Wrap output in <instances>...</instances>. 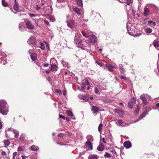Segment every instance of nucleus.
Returning <instances> with one entry per match:
<instances>
[{
  "instance_id": "nucleus-1",
  "label": "nucleus",
  "mask_w": 159,
  "mask_h": 159,
  "mask_svg": "<svg viewBox=\"0 0 159 159\" xmlns=\"http://www.w3.org/2000/svg\"><path fill=\"white\" fill-rule=\"evenodd\" d=\"M7 104L4 100H0V112L3 115H6L8 111Z\"/></svg>"
},
{
  "instance_id": "nucleus-2",
  "label": "nucleus",
  "mask_w": 159,
  "mask_h": 159,
  "mask_svg": "<svg viewBox=\"0 0 159 159\" xmlns=\"http://www.w3.org/2000/svg\"><path fill=\"white\" fill-rule=\"evenodd\" d=\"M80 36H81L79 34H76L74 38V43L76 44L79 47L81 48L83 45Z\"/></svg>"
},
{
  "instance_id": "nucleus-3",
  "label": "nucleus",
  "mask_w": 159,
  "mask_h": 159,
  "mask_svg": "<svg viewBox=\"0 0 159 159\" xmlns=\"http://www.w3.org/2000/svg\"><path fill=\"white\" fill-rule=\"evenodd\" d=\"M50 62H52L51 64L50 70L52 71H55L57 70V66L56 63H57V61L54 58H52L50 59Z\"/></svg>"
},
{
  "instance_id": "nucleus-4",
  "label": "nucleus",
  "mask_w": 159,
  "mask_h": 159,
  "mask_svg": "<svg viewBox=\"0 0 159 159\" xmlns=\"http://www.w3.org/2000/svg\"><path fill=\"white\" fill-rule=\"evenodd\" d=\"M67 24L69 27L72 29L75 28V21L73 20H68L66 21Z\"/></svg>"
},
{
  "instance_id": "nucleus-5",
  "label": "nucleus",
  "mask_w": 159,
  "mask_h": 159,
  "mask_svg": "<svg viewBox=\"0 0 159 159\" xmlns=\"http://www.w3.org/2000/svg\"><path fill=\"white\" fill-rule=\"evenodd\" d=\"M136 103V99L134 97L132 98L129 102L128 104V107L130 108L133 107V105Z\"/></svg>"
},
{
  "instance_id": "nucleus-6",
  "label": "nucleus",
  "mask_w": 159,
  "mask_h": 159,
  "mask_svg": "<svg viewBox=\"0 0 159 159\" xmlns=\"http://www.w3.org/2000/svg\"><path fill=\"white\" fill-rule=\"evenodd\" d=\"M26 25L29 30H32L34 29V26L29 20H28L26 23Z\"/></svg>"
},
{
  "instance_id": "nucleus-7",
  "label": "nucleus",
  "mask_w": 159,
  "mask_h": 159,
  "mask_svg": "<svg viewBox=\"0 0 159 159\" xmlns=\"http://www.w3.org/2000/svg\"><path fill=\"white\" fill-rule=\"evenodd\" d=\"M27 42L29 44L33 45L36 43V38L34 37H31L28 40Z\"/></svg>"
},
{
  "instance_id": "nucleus-8",
  "label": "nucleus",
  "mask_w": 159,
  "mask_h": 159,
  "mask_svg": "<svg viewBox=\"0 0 159 159\" xmlns=\"http://www.w3.org/2000/svg\"><path fill=\"white\" fill-rule=\"evenodd\" d=\"M88 85H89V81L88 80H85L84 83H83L81 87L80 91H84L86 86Z\"/></svg>"
},
{
  "instance_id": "nucleus-9",
  "label": "nucleus",
  "mask_w": 159,
  "mask_h": 159,
  "mask_svg": "<svg viewBox=\"0 0 159 159\" xmlns=\"http://www.w3.org/2000/svg\"><path fill=\"white\" fill-rule=\"evenodd\" d=\"M89 40L90 42L95 43L97 42V38L95 36L92 35L90 37Z\"/></svg>"
},
{
  "instance_id": "nucleus-10",
  "label": "nucleus",
  "mask_w": 159,
  "mask_h": 159,
  "mask_svg": "<svg viewBox=\"0 0 159 159\" xmlns=\"http://www.w3.org/2000/svg\"><path fill=\"white\" fill-rule=\"evenodd\" d=\"M106 67L107 68L108 70L110 72H112L113 71V66L109 63H107L106 64Z\"/></svg>"
},
{
  "instance_id": "nucleus-11",
  "label": "nucleus",
  "mask_w": 159,
  "mask_h": 159,
  "mask_svg": "<svg viewBox=\"0 0 159 159\" xmlns=\"http://www.w3.org/2000/svg\"><path fill=\"white\" fill-rule=\"evenodd\" d=\"M73 9L74 11L78 15L80 16L81 14L82 10L79 8L76 7H73Z\"/></svg>"
},
{
  "instance_id": "nucleus-12",
  "label": "nucleus",
  "mask_w": 159,
  "mask_h": 159,
  "mask_svg": "<svg viewBox=\"0 0 159 159\" xmlns=\"http://www.w3.org/2000/svg\"><path fill=\"white\" fill-rule=\"evenodd\" d=\"M124 146L126 148H129L131 147V144L129 141H125L124 142Z\"/></svg>"
},
{
  "instance_id": "nucleus-13",
  "label": "nucleus",
  "mask_w": 159,
  "mask_h": 159,
  "mask_svg": "<svg viewBox=\"0 0 159 159\" xmlns=\"http://www.w3.org/2000/svg\"><path fill=\"white\" fill-rule=\"evenodd\" d=\"M86 146L87 148L89 149H90V150H92L93 149L92 143L89 141H87L86 142Z\"/></svg>"
},
{
  "instance_id": "nucleus-14",
  "label": "nucleus",
  "mask_w": 159,
  "mask_h": 159,
  "mask_svg": "<svg viewBox=\"0 0 159 159\" xmlns=\"http://www.w3.org/2000/svg\"><path fill=\"white\" fill-rule=\"evenodd\" d=\"M99 110V108L96 106H93L92 107L91 110L95 114H97V112Z\"/></svg>"
},
{
  "instance_id": "nucleus-15",
  "label": "nucleus",
  "mask_w": 159,
  "mask_h": 159,
  "mask_svg": "<svg viewBox=\"0 0 159 159\" xmlns=\"http://www.w3.org/2000/svg\"><path fill=\"white\" fill-rule=\"evenodd\" d=\"M140 98L142 100L144 104L146 105L147 104L148 101L145 97L144 96H141Z\"/></svg>"
},
{
  "instance_id": "nucleus-16",
  "label": "nucleus",
  "mask_w": 159,
  "mask_h": 159,
  "mask_svg": "<svg viewBox=\"0 0 159 159\" xmlns=\"http://www.w3.org/2000/svg\"><path fill=\"white\" fill-rule=\"evenodd\" d=\"M104 145L102 143H101L98 147L97 149L99 151H102L104 149Z\"/></svg>"
},
{
  "instance_id": "nucleus-17",
  "label": "nucleus",
  "mask_w": 159,
  "mask_h": 159,
  "mask_svg": "<svg viewBox=\"0 0 159 159\" xmlns=\"http://www.w3.org/2000/svg\"><path fill=\"white\" fill-rule=\"evenodd\" d=\"M150 13L149 9L147 8H145L144 9V15L145 16H148Z\"/></svg>"
},
{
  "instance_id": "nucleus-18",
  "label": "nucleus",
  "mask_w": 159,
  "mask_h": 159,
  "mask_svg": "<svg viewBox=\"0 0 159 159\" xmlns=\"http://www.w3.org/2000/svg\"><path fill=\"white\" fill-rule=\"evenodd\" d=\"M153 45L154 47L157 49H158L159 47V41L157 40H155L153 42Z\"/></svg>"
},
{
  "instance_id": "nucleus-19",
  "label": "nucleus",
  "mask_w": 159,
  "mask_h": 159,
  "mask_svg": "<svg viewBox=\"0 0 159 159\" xmlns=\"http://www.w3.org/2000/svg\"><path fill=\"white\" fill-rule=\"evenodd\" d=\"M30 148L31 150L33 151H37L39 149L38 146L34 145L31 146Z\"/></svg>"
},
{
  "instance_id": "nucleus-20",
  "label": "nucleus",
  "mask_w": 159,
  "mask_h": 159,
  "mask_svg": "<svg viewBox=\"0 0 159 159\" xmlns=\"http://www.w3.org/2000/svg\"><path fill=\"white\" fill-rule=\"evenodd\" d=\"M30 57L33 61H35L36 60L37 55L36 54L34 53L31 54Z\"/></svg>"
},
{
  "instance_id": "nucleus-21",
  "label": "nucleus",
  "mask_w": 159,
  "mask_h": 159,
  "mask_svg": "<svg viewBox=\"0 0 159 159\" xmlns=\"http://www.w3.org/2000/svg\"><path fill=\"white\" fill-rule=\"evenodd\" d=\"M117 121L119 125L121 126H125L126 125V123L123 122L121 120H117Z\"/></svg>"
},
{
  "instance_id": "nucleus-22",
  "label": "nucleus",
  "mask_w": 159,
  "mask_h": 159,
  "mask_svg": "<svg viewBox=\"0 0 159 159\" xmlns=\"http://www.w3.org/2000/svg\"><path fill=\"white\" fill-rule=\"evenodd\" d=\"M89 159H98V156L95 154L90 155L89 156Z\"/></svg>"
},
{
  "instance_id": "nucleus-23",
  "label": "nucleus",
  "mask_w": 159,
  "mask_h": 159,
  "mask_svg": "<svg viewBox=\"0 0 159 159\" xmlns=\"http://www.w3.org/2000/svg\"><path fill=\"white\" fill-rule=\"evenodd\" d=\"M139 109L140 108L139 105H137L136 108L134 110V112L135 114L136 115L139 113Z\"/></svg>"
},
{
  "instance_id": "nucleus-24",
  "label": "nucleus",
  "mask_w": 159,
  "mask_h": 159,
  "mask_svg": "<svg viewBox=\"0 0 159 159\" xmlns=\"http://www.w3.org/2000/svg\"><path fill=\"white\" fill-rule=\"evenodd\" d=\"M144 29L145 30V32L148 33H150L152 32V29L148 27H146Z\"/></svg>"
},
{
  "instance_id": "nucleus-25",
  "label": "nucleus",
  "mask_w": 159,
  "mask_h": 159,
  "mask_svg": "<svg viewBox=\"0 0 159 159\" xmlns=\"http://www.w3.org/2000/svg\"><path fill=\"white\" fill-rule=\"evenodd\" d=\"M13 8L14 10L16 11H19V5L18 4H14L13 6Z\"/></svg>"
},
{
  "instance_id": "nucleus-26",
  "label": "nucleus",
  "mask_w": 159,
  "mask_h": 159,
  "mask_svg": "<svg viewBox=\"0 0 159 159\" xmlns=\"http://www.w3.org/2000/svg\"><path fill=\"white\" fill-rule=\"evenodd\" d=\"M4 144L5 147H7L9 146L10 144V142L8 139L4 140Z\"/></svg>"
},
{
  "instance_id": "nucleus-27",
  "label": "nucleus",
  "mask_w": 159,
  "mask_h": 159,
  "mask_svg": "<svg viewBox=\"0 0 159 159\" xmlns=\"http://www.w3.org/2000/svg\"><path fill=\"white\" fill-rule=\"evenodd\" d=\"M2 6L4 7H7L8 6V3L5 1V0H2Z\"/></svg>"
},
{
  "instance_id": "nucleus-28",
  "label": "nucleus",
  "mask_w": 159,
  "mask_h": 159,
  "mask_svg": "<svg viewBox=\"0 0 159 159\" xmlns=\"http://www.w3.org/2000/svg\"><path fill=\"white\" fill-rule=\"evenodd\" d=\"M148 24L152 26H155L156 25L155 22H153L152 20H149L148 21Z\"/></svg>"
},
{
  "instance_id": "nucleus-29",
  "label": "nucleus",
  "mask_w": 159,
  "mask_h": 159,
  "mask_svg": "<svg viewBox=\"0 0 159 159\" xmlns=\"http://www.w3.org/2000/svg\"><path fill=\"white\" fill-rule=\"evenodd\" d=\"M14 133L15 134V138H18L19 135V132L18 131L15 130L14 131Z\"/></svg>"
},
{
  "instance_id": "nucleus-30",
  "label": "nucleus",
  "mask_w": 159,
  "mask_h": 159,
  "mask_svg": "<svg viewBox=\"0 0 159 159\" xmlns=\"http://www.w3.org/2000/svg\"><path fill=\"white\" fill-rule=\"evenodd\" d=\"M77 5L79 6H81L83 5L82 2L81 0H77Z\"/></svg>"
},
{
  "instance_id": "nucleus-31",
  "label": "nucleus",
  "mask_w": 159,
  "mask_h": 159,
  "mask_svg": "<svg viewBox=\"0 0 159 159\" xmlns=\"http://www.w3.org/2000/svg\"><path fill=\"white\" fill-rule=\"evenodd\" d=\"M0 62L3 65H5L7 63L5 60L3 58H1Z\"/></svg>"
},
{
  "instance_id": "nucleus-32",
  "label": "nucleus",
  "mask_w": 159,
  "mask_h": 159,
  "mask_svg": "<svg viewBox=\"0 0 159 159\" xmlns=\"http://www.w3.org/2000/svg\"><path fill=\"white\" fill-rule=\"evenodd\" d=\"M25 138V135L23 134H22L20 135V140H24V139Z\"/></svg>"
},
{
  "instance_id": "nucleus-33",
  "label": "nucleus",
  "mask_w": 159,
  "mask_h": 159,
  "mask_svg": "<svg viewBox=\"0 0 159 159\" xmlns=\"http://www.w3.org/2000/svg\"><path fill=\"white\" fill-rule=\"evenodd\" d=\"M67 113L68 116H70L72 117L73 116V114L71 111H67Z\"/></svg>"
},
{
  "instance_id": "nucleus-34",
  "label": "nucleus",
  "mask_w": 159,
  "mask_h": 159,
  "mask_svg": "<svg viewBox=\"0 0 159 159\" xmlns=\"http://www.w3.org/2000/svg\"><path fill=\"white\" fill-rule=\"evenodd\" d=\"M102 123H100L98 127V130L99 132H101L102 130Z\"/></svg>"
},
{
  "instance_id": "nucleus-35",
  "label": "nucleus",
  "mask_w": 159,
  "mask_h": 159,
  "mask_svg": "<svg viewBox=\"0 0 159 159\" xmlns=\"http://www.w3.org/2000/svg\"><path fill=\"white\" fill-rule=\"evenodd\" d=\"M81 33L83 36L85 37L88 38L89 37V35L86 34L84 31H82Z\"/></svg>"
},
{
  "instance_id": "nucleus-36",
  "label": "nucleus",
  "mask_w": 159,
  "mask_h": 159,
  "mask_svg": "<svg viewBox=\"0 0 159 159\" xmlns=\"http://www.w3.org/2000/svg\"><path fill=\"white\" fill-rule=\"evenodd\" d=\"M115 112L119 114H120L122 113V111H121L116 109L115 110Z\"/></svg>"
},
{
  "instance_id": "nucleus-37",
  "label": "nucleus",
  "mask_w": 159,
  "mask_h": 159,
  "mask_svg": "<svg viewBox=\"0 0 159 159\" xmlns=\"http://www.w3.org/2000/svg\"><path fill=\"white\" fill-rule=\"evenodd\" d=\"M104 156L107 157H111V154L109 153L106 152L104 155Z\"/></svg>"
},
{
  "instance_id": "nucleus-38",
  "label": "nucleus",
  "mask_w": 159,
  "mask_h": 159,
  "mask_svg": "<svg viewBox=\"0 0 159 159\" xmlns=\"http://www.w3.org/2000/svg\"><path fill=\"white\" fill-rule=\"evenodd\" d=\"M146 113L145 112H143V113L141 115H140V117H139V119H141L142 118H143V117H145V115H146Z\"/></svg>"
},
{
  "instance_id": "nucleus-39",
  "label": "nucleus",
  "mask_w": 159,
  "mask_h": 159,
  "mask_svg": "<svg viewBox=\"0 0 159 159\" xmlns=\"http://www.w3.org/2000/svg\"><path fill=\"white\" fill-rule=\"evenodd\" d=\"M23 150V147L21 146L18 148L17 149V151H22Z\"/></svg>"
},
{
  "instance_id": "nucleus-40",
  "label": "nucleus",
  "mask_w": 159,
  "mask_h": 159,
  "mask_svg": "<svg viewBox=\"0 0 159 159\" xmlns=\"http://www.w3.org/2000/svg\"><path fill=\"white\" fill-rule=\"evenodd\" d=\"M59 118L62 119H63L65 120L66 118L63 115L59 114Z\"/></svg>"
},
{
  "instance_id": "nucleus-41",
  "label": "nucleus",
  "mask_w": 159,
  "mask_h": 159,
  "mask_svg": "<svg viewBox=\"0 0 159 159\" xmlns=\"http://www.w3.org/2000/svg\"><path fill=\"white\" fill-rule=\"evenodd\" d=\"M40 45L41 46V48L42 49H44L45 48V47L44 46V44L42 43H40Z\"/></svg>"
},
{
  "instance_id": "nucleus-42",
  "label": "nucleus",
  "mask_w": 159,
  "mask_h": 159,
  "mask_svg": "<svg viewBox=\"0 0 159 159\" xmlns=\"http://www.w3.org/2000/svg\"><path fill=\"white\" fill-rule=\"evenodd\" d=\"M1 154L2 156H6L7 155V154L5 152L2 151L1 152Z\"/></svg>"
},
{
  "instance_id": "nucleus-43",
  "label": "nucleus",
  "mask_w": 159,
  "mask_h": 159,
  "mask_svg": "<svg viewBox=\"0 0 159 159\" xmlns=\"http://www.w3.org/2000/svg\"><path fill=\"white\" fill-rule=\"evenodd\" d=\"M111 152H112L113 154L115 155H117V153L115 150H111Z\"/></svg>"
},
{
  "instance_id": "nucleus-44",
  "label": "nucleus",
  "mask_w": 159,
  "mask_h": 159,
  "mask_svg": "<svg viewBox=\"0 0 159 159\" xmlns=\"http://www.w3.org/2000/svg\"><path fill=\"white\" fill-rule=\"evenodd\" d=\"M17 154V153L16 152H14V153L13 154V155H12V157H13V159H14L15 158V157L16 156V155Z\"/></svg>"
},
{
  "instance_id": "nucleus-45",
  "label": "nucleus",
  "mask_w": 159,
  "mask_h": 159,
  "mask_svg": "<svg viewBox=\"0 0 159 159\" xmlns=\"http://www.w3.org/2000/svg\"><path fill=\"white\" fill-rule=\"evenodd\" d=\"M131 0H126V3L127 5H129L131 3Z\"/></svg>"
},
{
  "instance_id": "nucleus-46",
  "label": "nucleus",
  "mask_w": 159,
  "mask_h": 159,
  "mask_svg": "<svg viewBox=\"0 0 159 159\" xmlns=\"http://www.w3.org/2000/svg\"><path fill=\"white\" fill-rule=\"evenodd\" d=\"M120 78L121 79H124V80H127V78H126V77H124V76H121L120 77Z\"/></svg>"
},
{
  "instance_id": "nucleus-47",
  "label": "nucleus",
  "mask_w": 159,
  "mask_h": 159,
  "mask_svg": "<svg viewBox=\"0 0 159 159\" xmlns=\"http://www.w3.org/2000/svg\"><path fill=\"white\" fill-rule=\"evenodd\" d=\"M95 92L96 94H98L99 92V91L97 88H96L95 89Z\"/></svg>"
},
{
  "instance_id": "nucleus-48",
  "label": "nucleus",
  "mask_w": 159,
  "mask_h": 159,
  "mask_svg": "<svg viewBox=\"0 0 159 159\" xmlns=\"http://www.w3.org/2000/svg\"><path fill=\"white\" fill-rule=\"evenodd\" d=\"M44 21L46 25H49V23L48 21H47L46 20H44Z\"/></svg>"
},
{
  "instance_id": "nucleus-49",
  "label": "nucleus",
  "mask_w": 159,
  "mask_h": 159,
  "mask_svg": "<svg viewBox=\"0 0 159 159\" xmlns=\"http://www.w3.org/2000/svg\"><path fill=\"white\" fill-rule=\"evenodd\" d=\"M98 64L100 66H102L103 64L101 62H97Z\"/></svg>"
},
{
  "instance_id": "nucleus-50",
  "label": "nucleus",
  "mask_w": 159,
  "mask_h": 159,
  "mask_svg": "<svg viewBox=\"0 0 159 159\" xmlns=\"http://www.w3.org/2000/svg\"><path fill=\"white\" fill-rule=\"evenodd\" d=\"M35 8L36 10H39V9H40V7L38 5H36V6L35 7Z\"/></svg>"
},
{
  "instance_id": "nucleus-51",
  "label": "nucleus",
  "mask_w": 159,
  "mask_h": 159,
  "mask_svg": "<svg viewBox=\"0 0 159 159\" xmlns=\"http://www.w3.org/2000/svg\"><path fill=\"white\" fill-rule=\"evenodd\" d=\"M56 92L58 93L61 94V92L60 90L57 89Z\"/></svg>"
},
{
  "instance_id": "nucleus-52",
  "label": "nucleus",
  "mask_w": 159,
  "mask_h": 159,
  "mask_svg": "<svg viewBox=\"0 0 159 159\" xmlns=\"http://www.w3.org/2000/svg\"><path fill=\"white\" fill-rule=\"evenodd\" d=\"M48 65L49 64L48 63H44L43 64V66L45 67L48 66Z\"/></svg>"
},
{
  "instance_id": "nucleus-53",
  "label": "nucleus",
  "mask_w": 159,
  "mask_h": 159,
  "mask_svg": "<svg viewBox=\"0 0 159 159\" xmlns=\"http://www.w3.org/2000/svg\"><path fill=\"white\" fill-rule=\"evenodd\" d=\"M57 144H60V145H64V144H63V143H61V142H59V143H58V142H57Z\"/></svg>"
},
{
  "instance_id": "nucleus-54",
  "label": "nucleus",
  "mask_w": 159,
  "mask_h": 159,
  "mask_svg": "<svg viewBox=\"0 0 159 159\" xmlns=\"http://www.w3.org/2000/svg\"><path fill=\"white\" fill-rule=\"evenodd\" d=\"M29 15L31 17H34L35 16L33 14H30Z\"/></svg>"
},
{
  "instance_id": "nucleus-55",
  "label": "nucleus",
  "mask_w": 159,
  "mask_h": 159,
  "mask_svg": "<svg viewBox=\"0 0 159 159\" xmlns=\"http://www.w3.org/2000/svg\"><path fill=\"white\" fill-rule=\"evenodd\" d=\"M27 157L25 156L22 155L21 156V157L23 159H25Z\"/></svg>"
},
{
  "instance_id": "nucleus-56",
  "label": "nucleus",
  "mask_w": 159,
  "mask_h": 159,
  "mask_svg": "<svg viewBox=\"0 0 159 159\" xmlns=\"http://www.w3.org/2000/svg\"><path fill=\"white\" fill-rule=\"evenodd\" d=\"M63 95L65 96L66 94V91L65 90H64L63 92Z\"/></svg>"
},
{
  "instance_id": "nucleus-57",
  "label": "nucleus",
  "mask_w": 159,
  "mask_h": 159,
  "mask_svg": "<svg viewBox=\"0 0 159 159\" xmlns=\"http://www.w3.org/2000/svg\"><path fill=\"white\" fill-rule=\"evenodd\" d=\"M87 89L88 90H89V89H90V85L89 84V85H87Z\"/></svg>"
},
{
  "instance_id": "nucleus-58",
  "label": "nucleus",
  "mask_w": 159,
  "mask_h": 159,
  "mask_svg": "<svg viewBox=\"0 0 159 159\" xmlns=\"http://www.w3.org/2000/svg\"><path fill=\"white\" fill-rule=\"evenodd\" d=\"M45 72L47 74H48L50 72V71L49 70H46L45 71Z\"/></svg>"
},
{
  "instance_id": "nucleus-59",
  "label": "nucleus",
  "mask_w": 159,
  "mask_h": 159,
  "mask_svg": "<svg viewBox=\"0 0 159 159\" xmlns=\"http://www.w3.org/2000/svg\"><path fill=\"white\" fill-rule=\"evenodd\" d=\"M65 119H66V120L68 121H69L70 120L69 118H68V117H66Z\"/></svg>"
},
{
  "instance_id": "nucleus-60",
  "label": "nucleus",
  "mask_w": 159,
  "mask_h": 159,
  "mask_svg": "<svg viewBox=\"0 0 159 159\" xmlns=\"http://www.w3.org/2000/svg\"><path fill=\"white\" fill-rule=\"evenodd\" d=\"M156 106L157 107H159V103H157L156 104Z\"/></svg>"
},
{
  "instance_id": "nucleus-61",
  "label": "nucleus",
  "mask_w": 159,
  "mask_h": 159,
  "mask_svg": "<svg viewBox=\"0 0 159 159\" xmlns=\"http://www.w3.org/2000/svg\"><path fill=\"white\" fill-rule=\"evenodd\" d=\"M2 127V124L1 122L0 121V129H1Z\"/></svg>"
},
{
  "instance_id": "nucleus-62",
  "label": "nucleus",
  "mask_w": 159,
  "mask_h": 159,
  "mask_svg": "<svg viewBox=\"0 0 159 159\" xmlns=\"http://www.w3.org/2000/svg\"><path fill=\"white\" fill-rule=\"evenodd\" d=\"M62 135V134H58V136L59 137H61V135Z\"/></svg>"
},
{
  "instance_id": "nucleus-63",
  "label": "nucleus",
  "mask_w": 159,
  "mask_h": 159,
  "mask_svg": "<svg viewBox=\"0 0 159 159\" xmlns=\"http://www.w3.org/2000/svg\"><path fill=\"white\" fill-rule=\"evenodd\" d=\"M102 141H103V142L104 143H106V141H104V138H103V139H102Z\"/></svg>"
},
{
  "instance_id": "nucleus-64",
  "label": "nucleus",
  "mask_w": 159,
  "mask_h": 159,
  "mask_svg": "<svg viewBox=\"0 0 159 159\" xmlns=\"http://www.w3.org/2000/svg\"><path fill=\"white\" fill-rule=\"evenodd\" d=\"M90 99L91 100H92L93 99V97H90Z\"/></svg>"
}]
</instances>
